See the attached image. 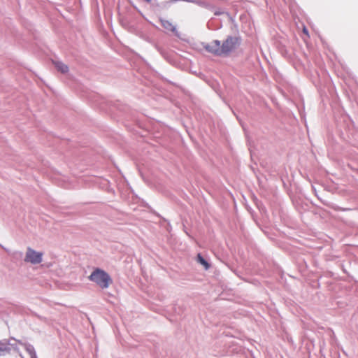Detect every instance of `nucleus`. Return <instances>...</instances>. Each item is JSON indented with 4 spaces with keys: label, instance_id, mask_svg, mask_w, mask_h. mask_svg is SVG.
<instances>
[{
    "label": "nucleus",
    "instance_id": "nucleus-1",
    "mask_svg": "<svg viewBox=\"0 0 358 358\" xmlns=\"http://www.w3.org/2000/svg\"><path fill=\"white\" fill-rule=\"evenodd\" d=\"M238 43V38L229 36L222 43L217 40L212 41L210 43L205 45V49L215 55H227L234 50Z\"/></svg>",
    "mask_w": 358,
    "mask_h": 358
},
{
    "label": "nucleus",
    "instance_id": "nucleus-2",
    "mask_svg": "<svg viewBox=\"0 0 358 358\" xmlns=\"http://www.w3.org/2000/svg\"><path fill=\"white\" fill-rule=\"evenodd\" d=\"M89 279L102 289L108 288L113 282L110 276L101 268H95Z\"/></svg>",
    "mask_w": 358,
    "mask_h": 358
},
{
    "label": "nucleus",
    "instance_id": "nucleus-3",
    "mask_svg": "<svg viewBox=\"0 0 358 358\" xmlns=\"http://www.w3.org/2000/svg\"><path fill=\"white\" fill-rule=\"evenodd\" d=\"M43 253L36 252L31 248H28L24 261L27 262H30L33 264H39L42 262Z\"/></svg>",
    "mask_w": 358,
    "mask_h": 358
},
{
    "label": "nucleus",
    "instance_id": "nucleus-4",
    "mask_svg": "<svg viewBox=\"0 0 358 358\" xmlns=\"http://www.w3.org/2000/svg\"><path fill=\"white\" fill-rule=\"evenodd\" d=\"M160 22L162 26L167 31L175 33L176 29V27L168 20L161 19Z\"/></svg>",
    "mask_w": 358,
    "mask_h": 358
},
{
    "label": "nucleus",
    "instance_id": "nucleus-5",
    "mask_svg": "<svg viewBox=\"0 0 358 358\" xmlns=\"http://www.w3.org/2000/svg\"><path fill=\"white\" fill-rule=\"evenodd\" d=\"M54 64L56 69L62 73H65L69 71L68 66L61 62H55Z\"/></svg>",
    "mask_w": 358,
    "mask_h": 358
},
{
    "label": "nucleus",
    "instance_id": "nucleus-6",
    "mask_svg": "<svg viewBox=\"0 0 358 358\" xmlns=\"http://www.w3.org/2000/svg\"><path fill=\"white\" fill-rule=\"evenodd\" d=\"M25 350L28 353L29 358H37L35 350L33 346H31V345L26 346Z\"/></svg>",
    "mask_w": 358,
    "mask_h": 358
},
{
    "label": "nucleus",
    "instance_id": "nucleus-7",
    "mask_svg": "<svg viewBox=\"0 0 358 358\" xmlns=\"http://www.w3.org/2000/svg\"><path fill=\"white\" fill-rule=\"evenodd\" d=\"M197 261L201 264L203 265L206 269H208L209 268L210 266L208 263L203 258V257L200 254H198L197 255Z\"/></svg>",
    "mask_w": 358,
    "mask_h": 358
},
{
    "label": "nucleus",
    "instance_id": "nucleus-8",
    "mask_svg": "<svg viewBox=\"0 0 358 358\" xmlns=\"http://www.w3.org/2000/svg\"><path fill=\"white\" fill-rule=\"evenodd\" d=\"M303 32L306 35H307L308 36H309V35H308V29H307V28H306V27H303Z\"/></svg>",
    "mask_w": 358,
    "mask_h": 358
},
{
    "label": "nucleus",
    "instance_id": "nucleus-9",
    "mask_svg": "<svg viewBox=\"0 0 358 358\" xmlns=\"http://www.w3.org/2000/svg\"><path fill=\"white\" fill-rule=\"evenodd\" d=\"M147 3H150L151 2V0H145Z\"/></svg>",
    "mask_w": 358,
    "mask_h": 358
}]
</instances>
